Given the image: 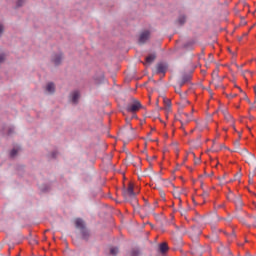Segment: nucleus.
I'll list each match as a JSON object with an SVG mask.
<instances>
[{"label": "nucleus", "mask_w": 256, "mask_h": 256, "mask_svg": "<svg viewBox=\"0 0 256 256\" xmlns=\"http://www.w3.org/2000/svg\"><path fill=\"white\" fill-rule=\"evenodd\" d=\"M160 253H167L169 251V246H167V243H162L159 246Z\"/></svg>", "instance_id": "7"}, {"label": "nucleus", "mask_w": 256, "mask_h": 256, "mask_svg": "<svg viewBox=\"0 0 256 256\" xmlns=\"http://www.w3.org/2000/svg\"><path fill=\"white\" fill-rule=\"evenodd\" d=\"M178 23L180 25H183V23H185V16H180L179 19H178Z\"/></svg>", "instance_id": "15"}, {"label": "nucleus", "mask_w": 256, "mask_h": 256, "mask_svg": "<svg viewBox=\"0 0 256 256\" xmlns=\"http://www.w3.org/2000/svg\"><path fill=\"white\" fill-rule=\"evenodd\" d=\"M79 101V91L72 92V103L77 104Z\"/></svg>", "instance_id": "8"}, {"label": "nucleus", "mask_w": 256, "mask_h": 256, "mask_svg": "<svg viewBox=\"0 0 256 256\" xmlns=\"http://www.w3.org/2000/svg\"><path fill=\"white\" fill-rule=\"evenodd\" d=\"M118 253H119V248H117V247H112V248H110V255L115 256V255H117Z\"/></svg>", "instance_id": "13"}, {"label": "nucleus", "mask_w": 256, "mask_h": 256, "mask_svg": "<svg viewBox=\"0 0 256 256\" xmlns=\"http://www.w3.org/2000/svg\"><path fill=\"white\" fill-rule=\"evenodd\" d=\"M191 81V74H184L182 76L181 85H185V83H189Z\"/></svg>", "instance_id": "6"}, {"label": "nucleus", "mask_w": 256, "mask_h": 256, "mask_svg": "<svg viewBox=\"0 0 256 256\" xmlns=\"http://www.w3.org/2000/svg\"><path fill=\"white\" fill-rule=\"evenodd\" d=\"M150 33L149 31H144L140 34L139 37V43H145V41H147V39H149Z\"/></svg>", "instance_id": "3"}, {"label": "nucleus", "mask_w": 256, "mask_h": 256, "mask_svg": "<svg viewBox=\"0 0 256 256\" xmlns=\"http://www.w3.org/2000/svg\"><path fill=\"white\" fill-rule=\"evenodd\" d=\"M142 107L143 106L141 105V102L135 100V101L131 102L130 104H128L126 111L128 113H137V111L141 110Z\"/></svg>", "instance_id": "1"}, {"label": "nucleus", "mask_w": 256, "mask_h": 256, "mask_svg": "<svg viewBox=\"0 0 256 256\" xmlns=\"http://www.w3.org/2000/svg\"><path fill=\"white\" fill-rule=\"evenodd\" d=\"M3 33V25L0 24V34Z\"/></svg>", "instance_id": "18"}, {"label": "nucleus", "mask_w": 256, "mask_h": 256, "mask_svg": "<svg viewBox=\"0 0 256 256\" xmlns=\"http://www.w3.org/2000/svg\"><path fill=\"white\" fill-rule=\"evenodd\" d=\"M5 61V54H0V63H3Z\"/></svg>", "instance_id": "16"}, {"label": "nucleus", "mask_w": 256, "mask_h": 256, "mask_svg": "<svg viewBox=\"0 0 256 256\" xmlns=\"http://www.w3.org/2000/svg\"><path fill=\"white\" fill-rule=\"evenodd\" d=\"M46 91H48V93H54L55 92V84L53 83H48L46 85Z\"/></svg>", "instance_id": "9"}, {"label": "nucleus", "mask_w": 256, "mask_h": 256, "mask_svg": "<svg viewBox=\"0 0 256 256\" xmlns=\"http://www.w3.org/2000/svg\"><path fill=\"white\" fill-rule=\"evenodd\" d=\"M126 197H135L134 186L132 183L128 185V188L124 191Z\"/></svg>", "instance_id": "2"}, {"label": "nucleus", "mask_w": 256, "mask_h": 256, "mask_svg": "<svg viewBox=\"0 0 256 256\" xmlns=\"http://www.w3.org/2000/svg\"><path fill=\"white\" fill-rule=\"evenodd\" d=\"M75 226L77 227V229H85V222H83V220L81 218H77L75 220Z\"/></svg>", "instance_id": "5"}, {"label": "nucleus", "mask_w": 256, "mask_h": 256, "mask_svg": "<svg viewBox=\"0 0 256 256\" xmlns=\"http://www.w3.org/2000/svg\"><path fill=\"white\" fill-rule=\"evenodd\" d=\"M155 61V54H150L146 57V63H153Z\"/></svg>", "instance_id": "11"}, {"label": "nucleus", "mask_w": 256, "mask_h": 256, "mask_svg": "<svg viewBox=\"0 0 256 256\" xmlns=\"http://www.w3.org/2000/svg\"><path fill=\"white\" fill-rule=\"evenodd\" d=\"M167 71V65L160 63L157 65V73H162L163 75H165Z\"/></svg>", "instance_id": "4"}, {"label": "nucleus", "mask_w": 256, "mask_h": 256, "mask_svg": "<svg viewBox=\"0 0 256 256\" xmlns=\"http://www.w3.org/2000/svg\"><path fill=\"white\" fill-rule=\"evenodd\" d=\"M11 133H13V128L9 129L8 135H11Z\"/></svg>", "instance_id": "20"}, {"label": "nucleus", "mask_w": 256, "mask_h": 256, "mask_svg": "<svg viewBox=\"0 0 256 256\" xmlns=\"http://www.w3.org/2000/svg\"><path fill=\"white\" fill-rule=\"evenodd\" d=\"M56 155H57V152H53L52 153V158L55 159Z\"/></svg>", "instance_id": "19"}, {"label": "nucleus", "mask_w": 256, "mask_h": 256, "mask_svg": "<svg viewBox=\"0 0 256 256\" xmlns=\"http://www.w3.org/2000/svg\"><path fill=\"white\" fill-rule=\"evenodd\" d=\"M186 49H189V44L185 45Z\"/></svg>", "instance_id": "21"}, {"label": "nucleus", "mask_w": 256, "mask_h": 256, "mask_svg": "<svg viewBox=\"0 0 256 256\" xmlns=\"http://www.w3.org/2000/svg\"><path fill=\"white\" fill-rule=\"evenodd\" d=\"M21 5H23V0H18L17 1V7H21Z\"/></svg>", "instance_id": "17"}, {"label": "nucleus", "mask_w": 256, "mask_h": 256, "mask_svg": "<svg viewBox=\"0 0 256 256\" xmlns=\"http://www.w3.org/2000/svg\"><path fill=\"white\" fill-rule=\"evenodd\" d=\"M163 103L166 107H171V99L164 98Z\"/></svg>", "instance_id": "14"}, {"label": "nucleus", "mask_w": 256, "mask_h": 256, "mask_svg": "<svg viewBox=\"0 0 256 256\" xmlns=\"http://www.w3.org/2000/svg\"><path fill=\"white\" fill-rule=\"evenodd\" d=\"M61 59H63V56L61 54H57L56 56H54L53 58V63L55 65H59V63H61Z\"/></svg>", "instance_id": "10"}, {"label": "nucleus", "mask_w": 256, "mask_h": 256, "mask_svg": "<svg viewBox=\"0 0 256 256\" xmlns=\"http://www.w3.org/2000/svg\"><path fill=\"white\" fill-rule=\"evenodd\" d=\"M19 151H20L19 147L13 148L10 152V157H15V155H17V153H19Z\"/></svg>", "instance_id": "12"}]
</instances>
